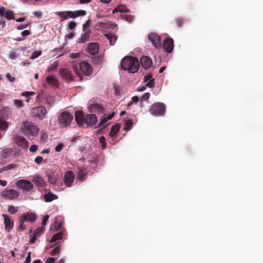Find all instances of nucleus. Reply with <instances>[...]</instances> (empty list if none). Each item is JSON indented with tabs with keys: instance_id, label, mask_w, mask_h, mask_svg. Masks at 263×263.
<instances>
[{
	"instance_id": "1",
	"label": "nucleus",
	"mask_w": 263,
	"mask_h": 263,
	"mask_svg": "<svg viewBox=\"0 0 263 263\" xmlns=\"http://www.w3.org/2000/svg\"><path fill=\"white\" fill-rule=\"evenodd\" d=\"M75 120L78 124L82 127L86 124L88 126L95 124L97 119L95 115L90 114L85 115L81 111H76L75 112Z\"/></svg>"
},
{
	"instance_id": "2",
	"label": "nucleus",
	"mask_w": 263,
	"mask_h": 263,
	"mask_svg": "<svg viewBox=\"0 0 263 263\" xmlns=\"http://www.w3.org/2000/svg\"><path fill=\"white\" fill-rule=\"evenodd\" d=\"M121 66L123 69L134 73L138 70L139 63L137 58L125 57L122 60Z\"/></svg>"
},
{
	"instance_id": "3",
	"label": "nucleus",
	"mask_w": 263,
	"mask_h": 263,
	"mask_svg": "<svg viewBox=\"0 0 263 263\" xmlns=\"http://www.w3.org/2000/svg\"><path fill=\"white\" fill-rule=\"evenodd\" d=\"M75 73L81 77L82 74L89 75L91 73L92 68L91 65L86 62H81L78 65L73 66Z\"/></svg>"
},
{
	"instance_id": "4",
	"label": "nucleus",
	"mask_w": 263,
	"mask_h": 263,
	"mask_svg": "<svg viewBox=\"0 0 263 263\" xmlns=\"http://www.w3.org/2000/svg\"><path fill=\"white\" fill-rule=\"evenodd\" d=\"M23 133L26 134L29 138H32L35 136L39 131V128L31 122H25L23 123L22 127Z\"/></svg>"
},
{
	"instance_id": "5",
	"label": "nucleus",
	"mask_w": 263,
	"mask_h": 263,
	"mask_svg": "<svg viewBox=\"0 0 263 263\" xmlns=\"http://www.w3.org/2000/svg\"><path fill=\"white\" fill-rule=\"evenodd\" d=\"M73 119L72 114L67 111H63L59 116L58 123L60 127H66L70 125Z\"/></svg>"
},
{
	"instance_id": "6",
	"label": "nucleus",
	"mask_w": 263,
	"mask_h": 263,
	"mask_svg": "<svg viewBox=\"0 0 263 263\" xmlns=\"http://www.w3.org/2000/svg\"><path fill=\"white\" fill-rule=\"evenodd\" d=\"M150 114L154 116H163L165 112L166 107L165 105L160 102H156L152 105L149 109Z\"/></svg>"
},
{
	"instance_id": "7",
	"label": "nucleus",
	"mask_w": 263,
	"mask_h": 263,
	"mask_svg": "<svg viewBox=\"0 0 263 263\" xmlns=\"http://www.w3.org/2000/svg\"><path fill=\"white\" fill-rule=\"evenodd\" d=\"M1 196L6 199L18 200L20 197V192L14 189H6L0 193Z\"/></svg>"
},
{
	"instance_id": "8",
	"label": "nucleus",
	"mask_w": 263,
	"mask_h": 263,
	"mask_svg": "<svg viewBox=\"0 0 263 263\" xmlns=\"http://www.w3.org/2000/svg\"><path fill=\"white\" fill-rule=\"evenodd\" d=\"M15 185L17 188L25 192H29L33 188L32 183L25 179H21L17 181L15 183Z\"/></svg>"
},
{
	"instance_id": "9",
	"label": "nucleus",
	"mask_w": 263,
	"mask_h": 263,
	"mask_svg": "<svg viewBox=\"0 0 263 263\" xmlns=\"http://www.w3.org/2000/svg\"><path fill=\"white\" fill-rule=\"evenodd\" d=\"M96 27L99 29L110 28L113 30L116 28L117 25L112 22L106 20H103L97 23Z\"/></svg>"
},
{
	"instance_id": "10",
	"label": "nucleus",
	"mask_w": 263,
	"mask_h": 263,
	"mask_svg": "<svg viewBox=\"0 0 263 263\" xmlns=\"http://www.w3.org/2000/svg\"><path fill=\"white\" fill-rule=\"evenodd\" d=\"M46 176L47 177L48 181L52 184H55L59 178L57 172L52 169H48L46 171Z\"/></svg>"
},
{
	"instance_id": "11",
	"label": "nucleus",
	"mask_w": 263,
	"mask_h": 263,
	"mask_svg": "<svg viewBox=\"0 0 263 263\" xmlns=\"http://www.w3.org/2000/svg\"><path fill=\"white\" fill-rule=\"evenodd\" d=\"M32 112L35 116H37L40 119H43L46 114V109L44 106H40L33 108Z\"/></svg>"
},
{
	"instance_id": "12",
	"label": "nucleus",
	"mask_w": 263,
	"mask_h": 263,
	"mask_svg": "<svg viewBox=\"0 0 263 263\" xmlns=\"http://www.w3.org/2000/svg\"><path fill=\"white\" fill-rule=\"evenodd\" d=\"M59 73L62 78L65 81H68L72 80L73 76L71 72L66 68H61Z\"/></svg>"
},
{
	"instance_id": "13",
	"label": "nucleus",
	"mask_w": 263,
	"mask_h": 263,
	"mask_svg": "<svg viewBox=\"0 0 263 263\" xmlns=\"http://www.w3.org/2000/svg\"><path fill=\"white\" fill-rule=\"evenodd\" d=\"M148 39L156 48H159L161 46L160 37L158 35L152 33L148 35Z\"/></svg>"
},
{
	"instance_id": "14",
	"label": "nucleus",
	"mask_w": 263,
	"mask_h": 263,
	"mask_svg": "<svg viewBox=\"0 0 263 263\" xmlns=\"http://www.w3.org/2000/svg\"><path fill=\"white\" fill-rule=\"evenodd\" d=\"M0 16L5 17L8 20L14 18V14L12 11L8 10L4 7H0Z\"/></svg>"
},
{
	"instance_id": "15",
	"label": "nucleus",
	"mask_w": 263,
	"mask_h": 263,
	"mask_svg": "<svg viewBox=\"0 0 263 263\" xmlns=\"http://www.w3.org/2000/svg\"><path fill=\"white\" fill-rule=\"evenodd\" d=\"M68 18H76L79 16H83L86 15V12L83 10H79L76 11H67Z\"/></svg>"
},
{
	"instance_id": "16",
	"label": "nucleus",
	"mask_w": 263,
	"mask_h": 263,
	"mask_svg": "<svg viewBox=\"0 0 263 263\" xmlns=\"http://www.w3.org/2000/svg\"><path fill=\"white\" fill-rule=\"evenodd\" d=\"M33 182L39 187H45L47 185V183L44 178L39 175H35L33 177Z\"/></svg>"
},
{
	"instance_id": "17",
	"label": "nucleus",
	"mask_w": 263,
	"mask_h": 263,
	"mask_svg": "<svg viewBox=\"0 0 263 263\" xmlns=\"http://www.w3.org/2000/svg\"><path fill=\"white\" fill-rule=\"evenodd\" d=\"M3 217L4 220V224L5 230L9 232L13 227L14 222L13 220L10 219L9 217L6 214H3Z\"/></svg>"
},
{
	"instance_id": "18",
	"label": "nucleus",
	"mask_w": 263,
	"mask_h": 263,
	"mask_svg": "<svg viewBox=\"0 0 263 263\" xmlns=\"http://www.w3.org/2000/svg\"><path fill=\"white\" fill-rule=\"evenodd\" d=\"M74 179V175L70 171L66 172L64 175V181L65 184L69 187L71 186Z\"/></svg>"
},
{
	"instance_id": "19",
	"label": "nucleus",
	"mask_w": 263,
	"mask_h": 263,
	"mask_svg": "<svg viewBox=\"0 0 263 263\" xmlns=\"http://www.w3.org/2000/svg\"><path fill=\"white\" fill-rule=\"evenodd\" d=\"M163 47L167 52H172L174 48L173 40L172 39L165 40L163 42Z\"/></svg>"
},
{
	"instance_id": "20",
	"label": "nucleus",
	"mask_w": 263,
	"mask_h": 263,
	"mask_svg": "<svg viewBox=\"0 0 263 263\" xmlns=\"http://www.w3.org/2000/svg\"><path fill=\"white\" fill-rule=\"evenodd\" d=\"M99 45L97 43H91L89 44L87 50L88 52L92 55H95L99 52Z\"/></svg>"
},
{
	"instance_id": "21",
	"label": "nucleus",
	"mask_w": 263,
	"mask_h": 263,
	"mask_svg": "<svg viewBox=\"0 0 263 263\" xmlns=\"http://www.w3.org/2000/svg\"><path fill=\"white\" fill-rule=\"evenodd\" d=\"M141 64L144 69H148L152 64V59L147 56H143L141 58Z\"/></svg>"
},
{
	"instance_id": "22",
	"label": "nucleus",
	"mask_w": 263,
	"mask_h": 263,
	"mask_svg": "<svg viewBox=\"0 0 263 263\" xmlns=\"http://www.w3.org/2000/svg\"><path fill=\"white\" fill-rule=\"evenodd\" d=\"M144 82L145 83V85L149 88L154 87L155 83L151 74H147L144 76Z\"/></svg>"
},
{
	"instance_id": "23",
	"label": "nucleus",
	"mask_w": 263,
	"mask_h": 263,
	"mask_svg": "<svg viewBox=\"0 0 263 263\" xmlns=\"http://www.w3.org/2000/svg\"><path fill=\"white\" fill-rule=\"evenodd\" d=\"M14 142L18 146L22 147L27 146L29 144L28 141L21 136H17L14 140Z\"/></svg>"
},
{
	"instance_id": "24",
	"label": "nucleus",
	"mask_w": 263,
	"mask_h": 263,
	"mask_svg": "<svg viewBox=\"0 0 263 263\" xmlns=\"http://www.w3.org/2000/svg\"><path fill=\"white\" fill-rule=\"evenodd\" d=\"M77 171V179L79 181L82 182L85 179V177L86 175V170L84 167H79Z\"/></svg>"
},
{
	"instance_id": "25",
	"label": "nucleus",
	"mask_w": 263,
	"mask_h": 263,
	"mask_svg": "<svg viewBox=\"0 0 263 263\" xmlns=\"http://www.w3.org/2000/svg\"><path fill=\"white\" fill-rule=\"evenodd\" d=\"M84 32L82 34L81 37L79 39V43H85L89 40L90 34V30L88 29L83 31Z\"/></svg>"
},
{
	"instance_id": "26",
	"label": "nucleus",
	"mask_w": 263,
	"mask_h": 263,
	"mask_svg": "<svg viewBox=\"0 0 263 263\" xmlns=\"http://www.w3.org/2000/svg\"><path fill=\"white\" fill-rule=\"evenodd\" d=\"M46 80L48 84L51 86H57L58 85V80L52 75L48 76L46 78Z\"/></svg>"
},
{
	"instance_id": "27",
	"label": "nucleus",
	"mask_w": 263,
	"mask_h": 263,
	"mask_svg": "<svg viewBox=\"0 0 263 263\" xmlns=\"http://www.w3.org/2000/svg\"><path fill=\"white\" fill-rule=\"evenodd\" d=\"M105 35L111 46L115 45L117 39V36L111 33L105 34Z\"/></svg>"
},
{
	"instance_id": "28",
	"label": "nucleus",
	"mask_w": 263,
	"mask_h": 263,
	"mask_svg": "<svg viewBox=\"0 0 263 263\" xmlns=\"http://www.w3.org/2000/svg\"><path fill=\"white\" fill-rule=\"evenodd\" d=\"M23 219L26 221L33 222L36 220V216L33 213H27L24 216Z\"/></svg>"
},
{
	"instance_id": "29",
	"label": "nucleus",
	"mask_w": 263,
	"mask_h": 263,
	"mask_svg": "<svg viewBox=\"0 0 263 263\" xmlns=\"http://www.w3.org/2000/svg\"><path fill=\"white\" fill-rule=\"evenodd\" d=\"M115 113L112 112L111 114L107 115L106 117H104L103 119H102L101 122H100L99 125L101 128L104 127V124L108 121L111 119Z\"/></svg>"
},
{
	"instance_id": "30",
	"label": "nucleus",
	"mask_w": 263,
	"mask_h": 263,
	"mask_svg": "<svg viewBox=\"0 0 263 263\" xmlns=\"http://www.w3.org/2000/svg\"><path fill=\"white\" fill-rule=\"evenodd\" d=\"M58 198V196L52 193H48L44 196V199L46 202H51Z\"/></svg>"
},
{
	"instance_id": "31",
	"label": "nucleus",
	"mask_w": 263,
	"mask_h": 263,
	"mask_svg": "<svg viewBox=\"0 0 263 263\" xmlns=\"http://www.w3.org/2000/svg\"><path fill=\"white\" fill-rule=\"evenodd\" d=\"M120 127V126L118 124H116L112 126L109 134L110 137H114L119 132Z\"/></svg>"
},
{
	"instance_id": "32",
	"label": "nucleus",
	"mask_w": 263,
	"mask_h": 263,
	"mask_svg": "<svg viewBox=\"0 0 263 263\" xmlns=\"http://www.w3.org/2000/svg\"><path fill=\"white\" fill-rule=\"evenodd\" d=\"M12 152V149L10 148H7L3 149L1 155L4 158L9 157Z\"/></svg>"
},
{
	"instance_id": "33",
	"label": "nucleus",
	"mask_w": 263,
	"mask_h": 263,
	"mask_svg": "<svg viewBox=\"0 0 263 263\" xmlns=\"http://www.w3.org/2000/svg\"><path fill=\"white\" fill-rule=\"evenodd\" d=\"M58 65V61H55L53 62L47 69L46 71L47 72H50L51 71L55 70L57 68Z\"/></svg>"
},
{
	"instance_id": "34",
	"label": "nucleus",
	"mask_w": 263,
	"mask_h": 263,
	"mask_svg": "<svg viewBox=\"0 0 263 263\" xmlns=\"http://www.w3.org/2000/svg\"><path fill=\"white\" fill-rule=\"evenodd\" d=\"M64 234L63 232H59L54 234L52 237L51 238L50 241L51 242H54L58 240H61L63 238V235Z\"/></svg>"
},
{
	"instance_id": "35",
	"label": "nucleus",
	"mask_w": 263,
	"mask_h": 263,
	"mask_svg": "<svg viewBox=\"0 0 263 263\" xmlns=\"http://www.w3.org/2000/svg\"><path fill=\"white\" fill-rule=\"evenodd\" d=\"M128 11V9L124 5H121L119 6L117 8H116L114 11L113 13H115L116 12H125Z\"/></svg>"
},
{
	"instance_id": "36",
	"label": "nucleus",
	"mask_w": 263,
	"mask_h": 263,
	"mask_svg": "<svg viewBox=\"0 0 263 263\" xmlns=\"http://www.w3.org/2000/svg\"><path fill=\"white\" fill-rule=\"evenodd\" d=\"M46 103L50 106L54 103V98L52 96L48 95L46 98Z\"/></svg>"
},
{
	"instance_id": "37",
	"label": "nucleus",
	"mask_w": 263,
	"mask_h": 263,
	"mask_svg": "<svg viewBox=\"0 0 263 263\" xmlns=\"http://www.w3.org/2000/svg\"><path fill=\"white\" fill-rule=\"evenodd\" d=\"M55 14L64 20H67L68 18L67 11H58L55 13Z\"/></svg>"
},
{
	"instance_id": "38",
	"label": "nucleus",
	"mask_w": 263,
	"mask_h": 263,
	"mask_svg": "<svg viewBox=\"0 0 263 263\" xmlns=\"http://www.w3.org/2000/svg\"><path fill=\"white\" fill-rule=\"evenodd\" d=\"M13 103H14L15 106L17 109L21 108L24 106L23 103L22 101H21V100L14 99L13 100Z\"/></svg>"
},
{
	"instance_id": "39",
	"label": "nucleus",
	"mask_w": 263,
	"mask_h": 263,
	"mask_svg": "<svg viewBox=\"0 0 263 263\" xmlns=\"http://www.w3.org/2000/svg\"><path fill=\"white\" fill-rule=\"evenodd\" d=\"M125 126L124 127V129L125 130H128L132 128L133 123L131 120L128 119L125 121Z\"/></svg>"
},
{
	"instance_id": "40",
	"label": "nucleus",
	"mask_w": 263,
	"mask_h": 263,
	"mask_svg": "<svg viewBox=\"0 0 263 263\" xmlns=\"http://www.w3.org/2000/svg\"><path fill=\"white\" fill-rule=\"evenodd\" d=\"M20 53L16 51H12L10 52L9 58L11 60H14L19 57Z\"/></svg>"
},
{
	"instance_id": "41",
	"label": "nucleus",
	"mask_w": 263,
	"mask_h": 263,
	"mask_svg": "<svg viewBox=\"0 0 263 263\" xmlns=\"http://www.w3.org/2000/svg\"><path fill=\"white\" fill-rule=\"evenodd\" d=\"M42 54V52L41 51H34L32 52L31 56L30 59L31 60H34L36 58L40 57Z\"/></svg>"
},
{
	"instance_id": "42",
	"label": "nucleus",
	"mask_w": 263,
	"mask_h": 263,
	"mask_svg": "<svg viewBox=\"0 0 263 263\" xmlns=\"http://www.w3.org/2000/svg\"><path fill=\"white\" fill-rule=\"evenodd\" d=\"M8 211L11 214H14L18 211V208L13 205H9L8 208Z\"/></svg>"
},
{
	"instance_id": "43",
	"label": "nucleus",
	"mask_w": 263,
	"mask_h": 263,
	"mask_svg": "<svg viewBox=\"0 0 263 263\" xmlns=\"http://www.w3.org/2000/svg\"><path fill=\"white\" fill-rule=\"evenodd\" d=\"M99 140L103 148H105L106 146L105 138L104 136H102L100 137Z\"/></svg>"
},
{
	"instance_id": "44",
	"label": "nucleus",
	"mask_w": 263,
	"mask_h": 263,
	"mask_svg": "<svg viewBox=\"0 0 263 263\" xmlns=\"http://www.w3.org/2000/svg\"><path fill=\"white\" fill-rule=\"evenodd\" d=\"M61 250L59 247H57L52 250L51 253V255H55L59 254L60 253Z\"/></svg>"
},
{
	"instance_id": "45",
	"label": "nucleus",
	"mask_w": 263,
	"mask_h": 263,
	"mask_svg": "<svg viewBox=\"0 0 263 263\" xmlns=\"http://www.w3.org/2000/svg\"><path fill=\"white\" fill-rule=\"evenodd\" d=\"M81 53L77 52V53H71L69 54V57L71 59H77L80 57Z\"/></svg>"
},
{
	"instance_id": "46",
	"label": "nucleus",
	"mask_w": 263,
	"mask_h": 263,
	"mask_svg": "<svg viewBox=\"0 0 263 263\" xmlns=\"http://www.w3.org/2000/svg\"><path fill=\"white\" fill-rule=\"evenodd\" d=\"M64 147V145L62 143H59L55 147V151L57 152H60Z\"/></svg>"
},
{
	"instance_id": "47",
	"label": "nucleus",
	"mask_w": 263,
	"mask_h": 263,
	"mask_svg": "<svg viewBox=\"0 0 263 263\" xmlns=\"http://www.w3.org/2000/svg\"><path fill=\"white\" fill-rule=\"evenodd\" d=\"M150 97V93L149 92L145 93L141 98V101H146Z\"/></svg>"
},
{
	"instance_id": "48",
	"label": "nucleus",
	"mask_w": 263,
	"mask_h": 263,
	"mask_svg": "<svg viewBox=\"0 0 263 263\" xmlns=\"http://www.w3.org/2000/svg\"><path fill=\"white\" fill-rule=\"evenodd\" d=\"M63 223L62 221L58 222L55 226H54V228L55 231H58L63 226Z\"/></svg>"
},
{
	"instance_id": "49",
	"label": "nucleus",
	"mask_w": 263,
	"mask_h": 263,
	"mask_svg": "<svg viewBox=\"0 0 263 263\" xmlns=\"http://www.w3.org/2000/svg\"><path fill=\"white\" fill-rule=\"evenodd\" d=\"M28 26V24L26 23V24L19 25L18 26H17L16 28L17 30H23L24 29L27 28Z\"/></svg>"
},
{
	"instance_id": "50",
	"label": "nucleus",
	"mask_w": 263,
	"mask_h": 263,
	"mask_svg": "<svg viewBox=\"0 0 263 263\" xmlns=\"http://www.w3.org/2000/svg\"><path fill=\"white\" fill-rule=\"evenodd\" d=\"M43 161V158L41 156H37L35 158L34 161L37 164H41Z\"/></svg>"
},
{
	"instance_id": "51",
	"label": "nucleus",
	"mask_w": 263,
	"mask_h": 263,
	"mask_svg": "<svg viewBox=\"0 0 263 263\" xmlns=\"http://www.w3.org/2000/svg\"><path fill=\"white\" fill-rule=\"evenodd\" d=\"M76 22H74L73 21H70L68 24V28L70 30L73 29L76 27Z\"/></svg>"
},
{
	"instance_id": "52",
	"label": "nucleus",
	"mask_w": 263,
	"mask_h": 263,
	"mask_svg": "<svg viewBox=\"0 0 263 263\" xmlns=\"http://www.w3.org/2000/svg\"><path fill=\"white\" fill-rule=\"evenodd\" d=\"M45 228L44 227L38 228L35 231L34 234L35 235H38L40 233H42L44 230Z\"/></svg>"
},
{
	"instance_id": "53",
	"label": "nucleus",
	"mask_w": 263,
	"mask_h": 263,
	"mask_svg": "<svg viewBox=\"0 0 263 263\" xmlns=\"http://www.w3.org/2000/svg\"><path fill=\"white\" fill-rule=\"evenodd\" d=\"M37 148H38V147H37V145H32L30 146V148H29V151L30 152H31L34 153V152H35L37 151Z\"/></svg>"
},
{
	"instance_id": "54",
	"label": "nucleus",
	"mask_w": 263,
	"mask_h": 263,
	"mask_svg": "<svg viewBox=\"0 0 263 263\" xmlns=\"http://www.w3.org/2000/svg\"><path fill=\"white\" fill-rule=\"evenodd\" d=\"M6 77L11 82H13L15 79V78L12 77L9 73H7Z\"/></svg>"
},
{
	"instance_id": "55",
	"label": "nucleus",
	"mask_w": 263,
	"mask_h": 263,
	"mask_svg": "<svg viewBox=\"0 0 263 263\" xmlns=\"http://www.w3.org/2000/svg\"><path fill=\"white\" fill-rule=\"evenodd\" d=\"M49 219V216L46 215L43 218L42 220V223L44 226H45L47 223V222Z\"/></svg>"
},
{
	"instance_id": "56",
	"label": "nucleus",
	"mask_w": 263,
	"mask_h": 263,
	"mask_svg": "<svg viewBox=\"0 0 263 263\" xmlns=\"http://www.w3.org/2000/svg\"><path fill=\"white\" fill-rule=\"evenodd\" d=\"M31 262V253H28L27 256L26 258V260L24 262L30 263Z\"/></svg>"
},
{
	"instance_id": "57",
	"label": "nucleus",
	"mask_w": 263,
	"mask_h": 263,
	"mask_svg": "<svg viewBox=\"0 0 263 263\" xmlns=\"http://www.w3.org/2000/svg\"><path fill=\"white\" fill-rule=\"evenodd\" d=\"M55 260V258L49 257L47 259L46 263H54Z\"/></svg>"
},
{
	"instance_id": "58",
	"label": "nucleus",
	"mask_w": 263,
	"mask_h": 263,
	"mask_svg": "<svg viewBox=\"0 0 263 263\" xmlns=\"http://www.w3.org/2000/svg\"><path fill=\"white\" fill-rule=\"evenodd\" d=\"M21 34L23 36H26L30 34V32L28 30H26L22 31Z\"/></svg>"
},
{
	"instance_id": "59",
	"label": "nucleus",
	"mask_w": 263,
	"mask_h": 263,
	"mask_svg": "<svg viewBox=\"0 0 263 263\" xmlns=\"http://www.w3.org/2000/svg\"><path fill=\"white\" fill-rule=\"evenodd\" d=\"M37 235H35V234L34 233L33 235L31 237V239H30V243H34L36 239V236Z\"/></svg>"
},
{
	"instance_id": "60",
	"label": "nucleus",
	"mask_w": 263,
	"mask_h": 263,
	"mask_svg": "<svg viewBox=\"0 0 263 263\" xmlns=\"http://www.w3.org/2000/svg\"><path fill=\"white\" fill-rule=\"evenodd\" d=\"M91 2V0H79V3L81 4H88Z\"/></svg>"
},
{
	"instance_id": "61",
	"label": "nucleus",
	"mask_w": 263,
	"mask_h": 263,
	"mask_svg": "<svg viewBox=\"0 0 263 263\" xmlns=\"http://www.w3.org/2000/svg\"><path fill=\"white\" fill-rule=\"evenodd\" d=\"M124 18L128 22H130L132 21V17L130 15H125Z\"/></svg>"
},
{
	"instance_id": "62",
	"label": "nucleus",
	"mask_w": 263,
	"mask_h": 263,
	"mask_svg": "<svg viewBox=\"0 0 263 263\" xmlns=\"http://www.w3.org/2000/svg\"><path fill=\"white\" fill-rule=\"evenodd\" d=\"M33 14L36 17H40L42 15V12L41 11H36L33 12Z\"/></svg>"
},
{
	"instance_id": "63",
	"label": "nucleus",
	"mask_w": 263,
	"mask_h": 263,
	"mask_svg": "<svg viewBox=\"0 0 263 263\" xmlns=\"http://www.w3.org/2000/svg\"><path fill=\"white\" fill-rule=\"evenodd\" d=\"M7 184V182L6 180L0 179V185L2 186H5Z\"/></svg>"
},
{
	"instance_id": "64",
	"label": "nucleus",
	"mask_w": 263,
	"mask_h": 263,
	"mask_svg": "<svg viewBox=\"0 0 263 263\" xmlns=\"http://www.w3.org/2000/svg\"><path fill=\"white\" fill-rule=\"evenodd\" d=\"M139 100V99L137 96H134L132 98V102H134L136 103H137Z\"/></svg>"
}]
</instances>
